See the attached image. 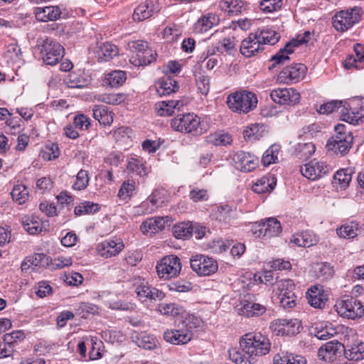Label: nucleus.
<instances>
[{
    "mask_svg": "<svg viewBox=\"0 0 364 364\" xmlns=\"http://www.w3.org/2000/svg\"><path fill=\"white\" fill-rule=\"evenodd\" d=\"M240 346L242 352L251 358L267 355L270 350L271 343L260 332H250L240 338Z\"/></svg>",
    "mask_w": 364,
    "mask_h": 364,
    "instance_id": "1",
    "label": "nucleus"
},
{
    "mask_svg": "<svg viewBox=\"0 0 364 364\" xmlns=\"http://www.w3.org/2000/svg\"><path fill=\"white\" fill-rule=\"evenodd\" d=\"M171 127L175 131L193 136H200L206 132L201 118L193 112L178 114L171 119Z\"/></svg>",
    "mask_w": 364,
    "mask_h": 364,
    "instance_id": "2",
    "label": "nucleus"
},
{
    "mask_svg": "<svg viewBox=\"0 0 364 364\" xmlns=\"http://www.w3.org/2000/svg\"><path fill=\"white\" fill-rule=\"evenodd\" d=\"M334 130L336 134L328 140L326 148L333 154L344 156L352 147L353 134L346 130V126L343 124L335 126Z\"/></svg>",
    "mask_w": 364,
    "mask_h": 364,
    "instance_id": "3",
    "label": "nucleus"
},
{
    "mask_svg": "<svg viewBox=\"0 0 364 364\" xmlns=\"http://www.w3.org/2000/svg\"><path fill=\"white\" fill-rule=\"evenodd\" d=\"M227 105L234 112L247 114L257 107V97L254 92L246 90L237 91L228 95Z\"/></svg>",
    "mask_w": 364,
    "mask_h": 364,
    "instance_id": "4",
    "label": "nucleus"
},
{
    "mask_svg": "<svg viewBox=\"0 0 364 364\" xmlns=\"http://www.w3.org/2000/svg\"><path fill=\"white\" fill-rule=\"evenodd\" d=\"M36 47L46 65H56L64 55V48L48 37L38 39Z\"/></svg>",
    "mask_w": 364,
    "mask_h": 364,
    "instance_id": "5",
    "label": "nucleus"
},
{
    "mask_svg": "<svg viewBox=\"0 0 364 364\" xmlns=\"http://www.w3.org/2000/svg\"><path fill=\"white\" fill-rule=\"evenodd\" d=\"M338 108L341 109V119L351 124H358L362 121V115L359 112L351 111V107L347 102L342 100H332L327 103L323 104L318 109L320 114H330L336 111Z\"/></svg>",
    "mask_w": 364,
    "mask_h": 364,
    "instance_id": "6",
    "label": "nucleus"
},
{
    "mask_svg": "<svg viewBox=\"0 0 364 364\" xmlns=\"http://www.w3.org/2000/svg\"><path fill=\"white\" fill-rule=\"evenodd\" d=\"M334 309L341 316L348 319L360 318L364 314L361 302L350 296H346L337 300Z\"/></svg>",
    "mask_w": 364,
    "mask_h": 364,
    "instance_id": "7",
    "label": "nucleus"
},
{
    "mask_svg": "<svg viewBox=\"0 0 364 364\" xmlns=\"http://www.w3.org/2000/svg\"><path fill=\"white\" fill-rule=\"evenodd\" d=\"M181 268L180 259L173 255L164 257L156 267L159 277L165 280L178 277Z\"/></svg>",
    "mask_w": 364,
    "mask_h": 364,
    "instance_id": "8",
    "label": "nucleus"
},
{
    "mask_svg": "<svg viewBox=\"0 0 364 364\" xmlns=\"http://www.w3.org/2000/svg\"><path fill=\"white\" fill-rule=\"evenodd\" d=\"M295 284L291 279H282L276 283L280 306L284 309H291L296 304L297 296L295 294Z\"/></svg>",
    "mask_w": 364,
    "mask_h": 364,
    "instance_id": "9",
    "label": "nucleus"
},
{
    "mask_svg": "<svg viewBox=\"0 0 364 364\" xmlns=\"http://www.w3.org/2000/svg\"><path fill=\"white\" fill-rule=\"evenodd\" d=\"M360 19V9L353 8L336 13L333 17V26L337 31L344 32Z\"/></svg>",
    "mask_w": 364,
    "mask_h": 364,
    "instance_id": "10",
    "label": "nucleus"
},
{
    "mask_svg": "<svg viewBox=\"0 0 364 364\" xmlns=\"http://www.w3.org/2000/svg\"><path fill=\"white\" fill-rule=\"evenodd\" d=\"M191 267L200 277L210 276L217 272L215 259L203 255H196L190 259Z\"/></svg>",
    "mask_w": 364,
    "mask_h": 364,
    "instance_id": "11",
    "label": "nucleus"
},
{
    "mask_svg": "<svg viewBox=\"0 0 364 364\" xmlns=\"http://www.w3.org/2000/svg\"><path fill=\"white\" fill-rule=\"evenodd\" d=\"M134 280L136 281V284H137L135 292L139 299L142 302L161 301L164 298L165 294L162 291L151 287L145 279L138 277Z\"/></svg>",
    "mask_w": 364,
    "mask_h": 364,
    "instance_id": "12",
    "label": "nucleus"
},
{
    "mask_svg": "<svg viewBox=\"0 0 364 364\" xmlns=\"http://www.w3.org/2000/svg\"><path fill=\"white\" fill-rule=\"evenodd\" d=\"M270 328L277 335L294 336L300 332L302 326L297 318H278L271 323Z\"/></svg>",
    "mask_w": 364,
    "mask_h": 364,
    "instance_id": "13",
    "label": "nucleus"
},
{
    "mask_svg": "<svg viewBox=\"0 0 364 364\" xmlns=\"http://www.w3.org/2000/svg\"><path fill=\"white\" fill-rule=\"evenodd\" d=\"M166 342L176 346L185 345L189 343L193 337V333L184 328L179 322L174 328L166 329L163 334Z\"/></svg>",
    "mask_w": 364,
    "mask_h": 364,
    "instance_id": "14",
    "label": "nucleus"
},
{
    "mask_svg": "<svg viewBox=\"0 0 364 364\" xmlns=\"http://www.w3.org/2000/svg\"><path fill=\"white\" fill-rule=\"evenodd\" d=\"M306 67L302 63H296L284 68L277 75V81L283 84L296 83L305 75Z\"/></svg>",
    "mask_w": 364,
    "mask_h": 364,
    "instance_id": "15",
    "label": "nucleus"
},
{
    "mask_svg": "<svg viewBox=\"0 0 364 364\" xmlns=\"http://www.w3.org/2000/svg\"><path fill=\"white\" fill-rule=\"evenodd\" d=\"M271 99L276 103L295 105L300 102V93L294 88H277L271 91Z\"/></svg>",
    "mask_w": 364,
    "mask_h": 364,
    "instance_id": "16",
    "label": "nucleus"
},
{
    "mask_svg": "<svg viewBox=\"0 0 364 364\" xmlns=\"http://www.w3.org/2000/svg\"><path fill=\"white\" fill-rule=\"evenodd\" d=\"M255 233L259 237L268 239L278 236L282 230L280 222L274 218H269L258 222Z\"/></svg>",
    "mask_w": 364,
    "mask_h": 364,
    "instance_id": "17",
    "label": "nucleus"
},
{
    "mask_svg": "<svg viewBox=\"0 0 364 364\" xmlns=\"http://www.w3.org/2000/svg\"><path fill=\"white\" fill-rule=\"evenodd\" d=\"M330 167L326 163L315 160L311 161L300 168L301 173L306 178L312 181L323 177L328 173Z\"/></svg>",
    "mask_w": 364,
    "mask_h": 364,
    "instance_id": "18",
    "label": "nucleus"
},
{
    "mask_svg": "<svg viewBox=\"0 0 364 364\" xmlns=\"http://www.w3.org/2000/svg\"><path fill=\"white\" fill-rule=\"evenodd\" d=\"M264 46L259 39L256 31L250 33L240 43V53L246 57L251 58L264 50Z\"/></svg>",
    "mask_w": 364,
    "mask_h": 364,
    "instance_id": "19",
    "label": "nucleus"
},
{
    "mask_svg": "<svg viewBox=\"0 0 364 364\" xmlns=\"http://www.w3.org/2000/svg\"><path fill=\"white\" fill-rule=\"evenodd\" d=\"M235 168L241 171L250 172L258 165V158L248 152L240 151L235 153L232 158Z\"/></svg>",
    "mask_w": 364,
    "mask_h": 364,
    "instance_id": "20",
    "label": "nucleus"
},
{
    "mask_svg": "<svg viewBox=\"0 0 364 364\" xmlns=\"http://www.w3.org/2000/svg\"><path fill=\"white\" fill-rule=\"evenodd\" d=\"M159 11L160 7L156 1L145 0L135 8L132 18L134 21H142L151 17Z\"/></svg>",
    "mask_w": 364,
    "mask_h": 364,
    "instance_id": "21",
    "label": "nucleus"
},
{
    "mask_svg": "<svg viewBox=\"0 0 364 364\" xmlns=\"http://www.w3.org/2000/svg\"><path fill=\"white\" fill-rule=\"evenodd\" d=\"M124 247L121 240H106L97 246L98 253L104 257L109 258L119 254Z\"/></svg>",
    "mask_w": 364,
    "mask_h": 364,
    "instance_id": "22",
    "label": "nucleus"
},
{
    "mask_svg": "<svg viewBox=\"0 0 364 364\" xmlns=\"http://www.w3.org/2000/svg\"><path fill=\"white\" fill-rule=\"evenodd\" d=\"M213 216L220 222L230 223L231 221L237 217V210L236 207L228 204L217 206L213 210Z\"/></svg>",
    "mask_w": 364,
    "mask_h": 364,
    "instance_id": "23",
    "label": "nucleus"
},
{
    "mask_svg": "<svg viewBox=\"0 0 364 364\" xmlns=\"http://www.w3.org/2000/svg\"><path fill=\"white\" fill-rule=\"evenodd\" d=\"M35 16L38 21L48 22L56 21L61 16V10L58 6H49L36 7L34 11Z\"/></svg>",
    "mask_w": 364,
    "mask_h": 364,
    "instance_id": "24",
    "label": "nucleus"
},
{
    "mask_svg": "<svg viewBox=\"0 0 364 364\" xmlns=\"http://www.w3.org/2000/svg\"><path fill=\"white\" fill-rule=\"evenodd\" d=\"M220 21L219 17L213 13H208L200 17L193 26V31L196 33H203L209 31L213 26H217Z\"/></svg>",
    "mask_w": 364,
    "mask_h": 364,
    "instance_id": "25",
    "label": "nucleus"
},
{
    "mask_svg": "<svg viewBox=\"0 0 364 364\" xmlns=\"http://www.w3.org/2000/svg\"><path fill=\"white\" fill-rule=\"evenodd\" d=\"M307 299L309 304L318 309L324 307L328 300V295L321 289V287H311L307 291Z\"/></svg>",
    "mask_w": 364,
    "mask_h": 364,
    "instance_id": "26",
    "label": "nucleus"
},
{
    "mask_svg": "<svg viewBox=\"0 0 364 364\" xmlns=\"http://www.w3.org/2000/svg\"><path fill=\"white\" fill-rule=\"evenodd\" d=\"M343 348V346L339 342H328L318 349V356L321 360L331 362L335 359L337 353Z\"/></svg>",
    "mask_w": 364,
    "mask_h": 364,
    "instance_id": "27",
    "label": "nucleus"
},
{
    "mask_svg": "<svg viewBox=\"0 0 364 364\" xmlns=\"http://www.w3.org/2000/svg\"><path fill=\"white\" fill-rule=\"evenodd\" d=\"M23 229L30 235H37L41 232L44 228L43 223L37 216L25 215L21 219Z\"/></svg>",
    "mask_w": 364,
    "mask_h": 364,
    "instance_id": "28",
    "label": "nucleus"
},
{
    "mask_svg": "<svg viewBox=\"0 0 364 364\" xmlns=\"http://www.w3.org/2000/svg\"><path fill=\"white\" fill-rule=\"evenodd\" d=\"M157 53L151 48H146L143 53L138 55H132L129 62L134 66H145L156 60Z\"/></svg>",
    "mask_w": 364,
    "mask_h": 364,
    "instance_id": "29",
    "label": "nucleus"
},
{
    "mask_svg": "<svg viewBox=\"0 0 364 364\" xmlns=\"http://www.w3.org/2000/svg\"><path fill=\"white\" fill-rule=\"evenodd\" d=\"M168 201V196L166 191L164 189L155 190L147 200L142 203V207H146L149 203L151 208L147 211L151 213L159 207L162 206L164 203Z\"/></svg>",
    "mask_w": 364,
    "mask_h": 364,
    "instance_id": "30",
    "label": "nucleus"
},
{
    "mask_svg": "<svg viewBox=\"0 0 364 364\" xmlns=\"http://www.w3.org/2000/svg\"><path fill=\"white\" fill-rule=\"evenodd\" d=\"M218 6L229 16L237 15L245 10V4L241 0H220Z\"/></svg>",
    "mask_w": 364,
    "mask_h": 364,
    "instance_id": "31",
    "label": "nucleus"
},
{
    "mask_svg": "<svg viewBox=\"0 0 364 364\" xmlns=\"http://www.w3.org/2000/svg\"><path fill=\"white\" fill-rule=\"evenodd\" d=\"M318 241V237L308 231L293 235L290 240L295 245L304 247H310L316 245Z\"/></svg>",
    "mask_w": 364,
    "mask_h": 364,
    "instance_id": "32",
    "label": "nucleus"
},
{
    "mask_svg": "<svg viewBox=\"0 0 364 364\" xmlns=\"http://www.w3.org/2000/svg\"><path fill=\"white\" fill-rule=\"evenodd\" d=\"M168 221V217L149 218L142 223L141 230L144 233L149 232L151 233H156L164 229L165 223Z\"/></svg>",
    "mask_w": 364,
    "mask_h": 364,
    "instance_id": "33",
    "label": "nucleus"
},
{
    "mask_svg": "<svg viewBox=\"0 0 364 364\" xmlns=\"http://www.w3.org/2000/svg\"><path fill=\"white\" fill-rule=\"evenodd\" d=\"M93 117L99 122L100 124L110 125L113 122V113L106 106L94 105L92 107Z\"/></svg>",
    "mask_w": 364,
    "mask_h": 364,
    "instance_id": "34",
    "label": "nucleus"
},
{
    "mask_svg": "<svg viewBox=\"0 0 364 364\" xmlns=\"http://www.w3.org/2000/svg\"><path fill=\"white\" fill-rule=\"evenodd\" d=\"M294 49L291 46V44L289 42L286 43L284 48H280L279 50L270 58V61L272 62L269 69L272 70L276 68L277 65H283L286 62L289 60V55L293 53Z\"/></svg>",
    "mask_w": 364,
    "mask_h": 364,
    "instance_id": "35",
    "label": "nucleus"
},
{
    "mask_svg": "<svg viewBox=\"0 0 364 364\" xmlns=\"http://www.w3.org/2000/svg\"><path fill=\"white\" fill-rule=\"evenodd\" d=\"M235 46V38L234 37L225 38L220 41L215 47L208 49V55H213L216 52L233 54L236 51Z\"/></svg>",
    "mask_w": 364,
    "mask_h": 364,
    "instance_id": "36",
    "label": "nucleus"
},
{
    "mask_svg": "<svg viewBox=\"0 0 364 364\" xmlns=\"http://www.w3.org/2000/svg\"><path fill=\"white\" fill-rule=\"evenodd\" d=\"M178 89V82L170 77H163L156 85V90L159 95L165 96L175 92Z\"/></svg>",
    "mask_w": 364,
    "mask_h": 364,
    "instance_id": "37",
    "label": "nucleus"
},
{
    "mask_svg": "<svg viewBox=\"0 0 364 364\" xmlns=\"http://www.w3.org/2000/svg\"><path fill=\"white\" fill-rule=\"evenodd\" d=\"M119 53L118 48L110 43H102L97 50V57L100 61H109Z\"/></svg>",
    "mask_w": 364,
    "mask_h": 364,
    "instance_id": "38",
    "label": "nucleus"
},
{
    "mask_svg": "<svg viewBox=\"0 0 364 364\" xmlns=\"http://www.w3.org/2000/svg\"><path fill=\"white\" fill-rule=\"evenodd\" d=\"M276 185L274 177L271 176H263L258 179L252 186V191L258 194L272 191Z\"/></svg>",
    "mask_w": 364,
    "mask_h": 364,
    "instance_id": "39",
    "label": "nucleus"
},
{
    "mask_svg": "<svg viewBox=\"0 0 364 364\" xmlns=\"http://www.w3.org/2000/svg\"><path fill=\"white\" fill-rule=\"evenodd\" d=\"M255 31L263 46L266 44L274 45L281 38V36L279 33L271 28H258Z\"/></svg>",
    "mask_w": 364,
    "mask_h": 364,
    "instance_id": "40",
    "label": "nucleus"
},
{
    "mask_svg": "<svg viewBox=\"0 0 364 364\" xmlns=\"http://www.w3.org/2000/svg\"><path fill=\"white\" fill-rule=\"evenodd\" d=\"M132 341L139 348L146 350H152L156 346L155 338L144 333H134L132 335Z\"/></svg>",
    "mask_w": 364,
    "mask_h": 364,
    "instance_id": "41",
    "label": "nucleus"
},
{
    "mask_svg": "<svg viewBox=\"0 0 364 364\" xmlns=\"http://www.w3.org/2000/svg\"><path fill=\"white\" fill-rule=\"evenodd\" d=\"M240 311L241 315L247 317L259 316L266 311V307L260 304L247 301Z\"/></svg>",
    "mask_w": 364,
    "mask_h": 364,
    "instance_id": "42",
    "label": "nucleus"
},
{
    "mask_svg": "<svg viewBox=\"0 0 364 364\" xmlns=\"http://www.w3.org/2000/svg\"><path fill=\"white\" fill-rule=\"evenodd\" d=\"M127 170L135 173L140 176H146L149 172V168L145 165L142 159L131 157L127 160Z\"/></svg>",
    "mask_w": 364,
    "mask_h": 364,
    "instance_id": "43",
    "label": "nucleus"
},
{
    "mask_svg": "<svg viewBox=\"0 0 364 364\" xmlns=\"http://www.w3.org/2000/svg\"><path fill=\"white\" fill-rule=\"evenodd\" d=\"M359 231V224L356 221H350L336 229L338 235L343 238H354Z\"/></svg>",
    "mask_w": 364,
    "mask_h": 364,
    "instance_id": "44",
    "label": "nucleus"
},
{
    "mask_svg": "<svg viewBox=\"0 0 364 364\" xmlns=\"http://www.w3.org/2000/svg\"><path fill=\"white\" fill-rule=\"evenodd\" d=\"M274 364H306V359L299 355L279 353L274 357Z\"/></svg>",
    "mask_w": 364,
    "mask_h": 364,
    "instance_id": "45",
    "label": "nucleus"
},
{
    "mask_svg": "<svg viewBox=\"0 0 364 364\" xmlns=\"http://www.w3.org/2000/svg\"><path fill=\"white\" fill-rule=\"evenodd\" d=\"M127 80V74L122 70H113L105 76V82L112 87L122 86Z\"/></svg>",
    "mask_w": 364,
    "mask_h": 364,
    "instance_id": "46",
    "label": "nucleus"
},
{
    "mask_svg": "<svg viewBox=\"0 0 364 364\" xmlns=\"http://www.w3.org/2000/svg\"><path fill=\"white\" fill-rule=\"evenodd\" d=\"M173 235L177 239H189L193 232V228L191 223H180L175 225L172 230Z\"/></svg>",
    "mask_w": 364,
    "mask_h": 364,
    "instance_id": "47",
    "label": "nucleus"
},
{
    "mask_svg": "<svg viewBox=\"0 0 364 364\" xmlns=\"http://www.w3.org/2000/svg\"><path fill=\"white\" fill-rule=\"evenodd\" d=\"M232 136L227 133L215 132L205 137L208 144L215 146H225L232 141Z\"/></svg>",
    "mask_w": 364,
    "mask_h": 364,
    "instance_id": "48",
    "label": "nucleus"
},
{
    "mask_svg": "<svg viewBox=\"0 0 364 364\" xmlns=\"http://www.w3.org/2000/svg\"><path fill=\"white\" fill-rule=\"evenodd\" d=\"M46 258L43 254H35L26 257L21 263V270L27 272L29 269H35L36 267L41 266L42 260Z\"/></svg>",
    "mask_w": 364,
    "mask_h": 364,
    "instance_id": "49",
    "label": "nucleus"
},
{
    "mask_svg": "<svg viewBox=\"0 0 364 364\" xmlns=\"http://www.w3.org/2000/svg\"><path fill=\"white\" fill-rule=\"evenodd\" d=\"M264 126L254 124L247 127L243 132L244 138L250 141H256L263 136Z\"/></svg>",
    "mask_w": 364,
    "mask_h": 364,
    "instance_id": "50",
    "label": "nucleus"
},
{
    "mask_svg": "<svg viewBox=\"0 0 364 364\" xmlns=\"http://www.w3.org/2000/svg\"><path fill=\"white\" fill-rule=\"evenodd\" d=\"M158 309L161 314L171 316L182 315L184 312L183 307L176 303L161 304Z\"/></svg>",
    "mask_w": 364,
    "mask_h": 364,
    "instance_id": "51",
    "label": "nucleus"
},
{
    "mask_svg": "<svg viewBox=\"0 0 364 364\" xmlns=\"http://www.w3.org/2000/svg\"><path fill=\"white\" fill-rule=\"evenodd\" d=\"M279 151V145L275 144L271 145L262 155V162L263 165L267 166L272 164L276 163Z\"/></svg>",
    "mask_w": 364,
    "mask_h": 364,
    "instance_id": "52",
    "label": "nucleus"
},
{
    "mask_svg": "<svg viewBox=\"0 0 364 364\" xmlns=\"http://www.w3.org/2000/svg\"><path fill=\"white\" fill-rule=\"evenodd\" d=\"M102 339L110 343H122L124 340V336L121 331L115 329H107L101 333Z\"/></svg>",
    "mask_w": 364,
    "mask_h": 364,
    "instance_id": "53",
    "label": "nucleus"
},
{
    "mask_svg": "<svg viewBox=\"0 0 364 364\" xmlns=\"http://www.w3.org/2000/svg\"><path fill=\"white\" fill-rule=\"evenodd\" d=\"M95 99L109 105H119L124 100V95L119 93L99 94L95 96Z\"/></svg>",
    "mask_w": 364,
    "mask_h": 364,
    "instance_id": "54",
    "label": "nucleus"
},
{
    "mask_svg": "<svg viewBox=\"0 0 364 364\" xmlns=\"http://www.w3.org/2000/svg\"><path fill=\"white\" fill-rule=\"evenodd\" d=\"M195 80L198 90L203 95H206L210 90V79L204 72H198L195 74Z\"/></svg>",
    "mask_w": 364,
    "mask_h": 364,
    "instance_id": "55",
    "label": "nucleus"
},
{
    "mask_svg": "<svg viewBox=\"0 0 364 364\" xmlns=\"http://www.w3.org/2000/svg\"><path fill=\"white\" fill-rule=\"evenodd\" d=\"M100 207L97 203L93 202L84 201L80 203L75 208L74 213L75 215L80 216L85 214L94 213L99 210Z\"/></svg>",
    "mask_w": 364,
    "mask_h": 364,
    "instance_id": "56",
    "label": "nucleus"
},
{
    "mask_svg": "<svg viewBox=\"0 0 364 364\" xmlns=\"http://www.w3.org/2000/svg\"><path fill=\"white\" fill-rule=\"evenodd\" d=\"M11 195L14 200L19 204H23L28 196V188L23 184H17L12 189Z\"/></svg>",
    "mask_w": 364,
    "mask_h": 364,
    "instance_id": "57",
    "label": "nucleus"
},
{
    "mask_svg": "<svg viewBox=\"0 0 364 364\" xmlns=\"http://www.w3.org/2000/svg\"><path fill=\"white\" fill-rule=\"evenodd\" d=\"M316 147L313 143L298 144L296 151L300 159H306L311 157L315 152Z\"/></svg>",
    "mask_w": 364,
    "mask_h": 364,
    "instance_id": "58",
    "label": "nucleus"
},
{
    "mask_svg": "<svg viewBox=\"0 0 364 364\" xmlns=\"http://www.w3.org/2000/svg\"><path fill=\"white\" fill-rule=\"evenodd\" d=\"M351 170L348 168L341 169L334 174V180L341 188H346L351 181Z\"/></svg>",
    "mask_w": 364,
    "mask_h": 364,
    "instance_id": "59",
    "label": "nucleus"
},
{
    "mask_svg": "<svg viewBox=\"0 0 364 364\" xmlns=\"http://www.w3.org/2000/svg\"><path fill=\"white\" fill-rule=\"evenodd\" d=\"M180 323L184 328L188 330L190 333H193L194 329L202 326L203 321L200 317H198L193 314H190Z\"/></svg>",
    "mask_w": 364,
    "mask_h": 364,
    "instance_id": "60",
    "label": "nucleus"
},
{
    "mask_svg": "<svg viewBox=\"0 0 364 364\" xmlns=\"http://www.w3.org/2000/svg\"><path fill=\"white\" fill-rule=\"evenodd\" d=\"M282 0H261L259 9L264 13H273L281 9Z\"/></svg>",
    "mask_w": 364,
    "mask_h": 364,
    "instance_id": "61",
    "label": "nucleus"
},
{
    "mask_svg": "<svg viewBox=\"0 0 364 364\" xmlns=\"http://www.w3.org/2000/svg\"><path fill=\"white\" fill-rule=\"evenodd\" d=\"M364 345L360 343L359 345L351 347L350 349H345V355L349 360H359L364 358Z\"/></svg>",
    "mask_w": 364,
    "mask_h": 364,
    "instance_id": "62",
    "label": "nucleus"
},
{
    "mask_svg": "<svg viewBox=\"0 0 364 364\" xmlns=\"http://www.w3.org/2000/svg\"><path fill=\"white\" fill-rule=\"evenodd\" d=\"M89 181L88 172L81 169L76 176V181L73 185V188L77 191L84 190L88 186Z\"/></svg>",
    "mask_w": 364,
    "mask_h": 364,
    "instance_id": "63",
    "label": "nucleus"
},
{
    "mask_svg": "<svg viewBox=\"0 0 364 364\" xmlns=\"http://www.w3.org/2000/svg\"><path fill=\"white\" fill-rule=\"evenodd\" d=\"M156 111L160 116H171L175 112L174 105L171 100L162 101L156 105Z\"/></svg>",
    "mask_w": 364,
    "mask_h": 364,
    "instance_id": "64",
    "label": "nucleus"
}]
</instances>
